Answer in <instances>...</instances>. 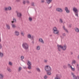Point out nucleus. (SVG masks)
<instances>
[{
	"instance_id": "obj_36",
	"label": "nucleus",
	"mask_w": 79,
	"mask_h": 79,
	"mask_svg": "<svg viewBox=\"0 0 79 79\" xmlns=\"http://www.w3.org/2000/svg\"><path fill=\"white\" fill-rule=\"evenodd\" d=\"M13 21H14L15 23H16V19H13Z\"/></svg>"
},
{
	"instance_id": "obj_58",
	"label": "nucleus",
	"mask_w": 79,
	"mask_h": 79,
	"mask_svg": "<svg viewBox=\"0 0 79 79\" xmlns=\"http://www.w3.org/2000/svg\"><path fill=\"white\" fill-rule=\"evenodd\" d=\"M32 43L33 44H34V41H32Z\"/></svg>"
},
{
	"instance_id": "obj_3",
	"label": "nucleus",
	"mask_w": 79,
	"mask_h": 79,
	"mask_svg": "<svg viewBox=\"0 0 79 79\" xmlns=\"http://www.w3.org/2000/svg\"><path fill=\"white\" fill-rule=\"evenodd\" d=\"M73 11L74 12V13L75 15L77 17H79L78 16V13L79 12V11L77 10V9L76 7H73Z\"/></svg>"
},
{
	"instance_id": "obj_57",
	"label": "nucleus",
	"mask_w": 79,
	"mask_h": 79,
	"mask_svg": "<svg viewBox=\"0 0 79 79\" xmlns=\"http://www.w3.org/2000/svg\"><path fill=\"white\" fill-rule=\"evenodd\" d=\"M58 77H57L56 78H55L54 79H57Z\"/></svg>"
},
{
	"instance_id": "obj_38",
	"label": "nucleus",
	"mask_w": 79,
	"mask_h": 79,
	"mask_svg": "<svg viewBox=\"0 0 79 79\" xmlns=\"http://www.w3.org/2000/svg\"><path fill=\"white\" fill-rule=\"evenodd\" d=\"M5 11H8V7H6L5 9Z\"/></svg>"
},
{
	"instance_id": "obj_33",
	"label": "nucleus",
	"mask_w": 79,
	"mask_h": 79,
	"mask_svg": "<svg viewBox=\"0 0 79 79\" xmlns=\"http://www.w3.org/2000/svg\"><path fill=\"white\" fill-rule=\"evenodd\" d=\"M24 56H22L21 57V60H23V59H24Z\"/></svg>"
},
{
	"instance_id": "obj_24",
	"label": "nucleus",
	"mask_w": 79,
	"mask_h": 79,
	"mask_svg": "<svg viewBox=\"0 0 79 79\" xmlns=\"http://www.w3.org/2000/svg\"><path fill=\"white\" fill-rule=\"evenodd\" d=\"M12 26L13 28H15L16 27V26L14 24H12Z\"/></svg>"
},
{
	"instance_id": "obj_59",
	"label": "nucleus",
	"mask_w": 79,
	"mask_h": 79,
	"mask_svg": "<svg viewBox=\"0 0 79 79\" xmlns=\"http://www.w3.org/2000/svg\"><path fill=\"white\" fill-rule=\"evenodd\" d=\"M78 59H79V55H78Z\"/></svg>"
},
{
	"instance_id": "obj_55",
	"label": "nucleus",
	"mask_w": 79,
	"mask_h": 79,
	"mask_svg": "<svg viewBox=\"0 0 79 79\" xmlns=\"http://www.w3.org/2000/svg\"><path fill=\"white\" fill-rule=\"evenodd\" d=\"M21 60L22 61H23V62H25L24 61V60H23V59Z\"/></svg>"
},
{
	"instance_id": "obj_54",
	"label": "nucleus",
	"mask_w": 79,
	"mask_h": 79,
	"mask_svg": "<svg viewBox=\"0 0 79 79\" xmlns=\"http://www.w3.org/2000/svg\"><path fill=\"white\" fill-rule=\"evenodd\" d=\"M11 23H15V22H14V21H12Z\"/></svg>"
},
{
	"instance_id": "obj_5",
	"label": "nucleus",
	"mask_w": 79,
	"mask_h": 79,
	"mask_svg": "<svg viewBox=\"0 0 79 79\" xmlns=\"http://www.w3.org/2000/svg\"><path fill=\"white\" fill-rule=\"evenodd\" d=\"M71 74L73 76V79H79V77H76L75 75H74V73L73 72H72Z\"/></svg>"
},
{
	"instance_id": "obj_17",
	"label": "nucleus",
	"mask_w": 79,
	"mask_h": 79,
	"mask_svg": "<svg viewBox=\"0 0 79 79\" xmlns=\"http://www.w3.org/2000/svg\"><path fill=\"white\" fill-rule=\"evenodd\" d=\"M27 64L28 65H32V63H31V62L29 61H28L27 63Z\"/></svg>"
},
{
	"instance_id": "obj_12",
	"label": "nucleus",
	"mask_w": 79,
	"mask_h": 79,
	"mask_svg": "<svg viewBox=\"0 0 79 79\" xmlns=\"http://www.w3.org/2000/svg\"><path fill=\"white\" fill-rule=\"evenodd\" d=\"M74 29H75V31L77 32H79V28H77V27L75 28H74Z\"/></svg>"
},
{
	"instance_id": "obj_32",
	"label": "nucleus",
	"mask_w": 79,
	"mask_h": 79,
	"mask_svg": "<svg viewBox=\"0 0 79 79\" xmlns=\"http://www.w3.org/2000/svg\"><path fill=\"white\" fill-rule=\"evenodd\" d=\"M60 23H63V20H62L61 19H60Z\"/></svg>"
},
{
	"instance_id": "obj_43",
	"label": "nucleus",
	"mask_w": 79,
	"mask_h": 79,
	"mask_svg": "<svg viewBox=\"0 0 79 79\" xmlns=\"http://www.w3.org/2000/svg\"><path fill=\"white\" fill-rule=\"evenodd\" d=\"M77 68H79V64H77V66H76Z\"/></svg>"
},
{
	"instance_id": "obj_15",
	"label": "nucleus",
	"mask_w": 79,
	"mask_h": 79,
	"mask_svg": "<svg viewBox=\"0 0 79 79\" xmlns=\"http://www.w3.org/2000/svg\"><path fill=\"white\" fill-rule=\"evenodd\" d=\"M36 69L38 73H40V69L39 68H36Z\"/></svg>"
},
{
	"instance_id": "obj_29",
	"label": "nucleus",
	"mask_w": 79,
	"mask_h": 79,
	"mask_svg": "<svg viewBox=\"0 0 79 79\" xmlns=\"http://www.w3.org/2000/svg\"><path fill=\"white\" fill-rule=\"evenodd\" d=\"M9 64L10 66H13V64H12V63L11 62H9Z\"/></svg>"
},
{
	"instance_id": "obj_4",
	"label": "nucleus",
	"mask_w": 79,
	"mask_h": 79,
	"mask_svg": "<svg viewBox=\"0 0 79 79\" xmlns=\"http://www.w3.org/2000/svg\"><path fill=\"white\" fill-rule=\"evenodd\" d=\"M45 69L46 72H49L51 69V67L49 65H46L45 66Z\"/></svg>"
},
{
	"instance_id": "obj_25",
	"label": "nucleus",
	"mask_w": 79,
	"mask_h": 79,
	"mask_svg": "<svg viewBox=\"0 0 79 79\" xmlns=\"http://www.w3.org/2000/svg\"><path fill=\"white\" fill-rule=\"evenodd\" d=\"M31 65H29L28 66V69H31Z\"/></svg>"
},
{
	"instance_id": "obj_35",
	"label": "nucleus",
	"mask_w": 79,
	"mask_h": 79,
	"mask_svg": "<svg viewBox=\"0 0 79 79\" xmlns=\"http://www.w3.org/2000/svg\"><path fill=\"white\" fill-rule=\"evenodd\" d=\"M63 67L64 69H66V68H67V66H66V65H64Z\"/></svg>"
},
{
	"instance_id": "obj_10",
	"label": "nucleus",
	"mask_w": 79,
	"mask_h": 79,
	"mask_svg": "<svg viewBox=\"0 0 79 79\" xmlns=\"http://www.w3.org/2000/svg\"><path fill=\"white\" fill-rule=\"evenodd\" d=\"M39 41L42 43V44H44V42L42 38H40L39 39Z\"/></svg>"
},
{
	"instance_id": "obj_1",
	"label": "nucleus",
	"mask_w": 79,
	"mask_h": 79,
	"mask_svg": "<svg viewBox=\"0 0 79 79\" xmlns=\"http://www.w3.org/2000/svg\"><path fill=\"white\" fill-rule=\"evenodd\" d=\"M57 47L58 48V51L59 52H60V51H61V49H60V48H61V49H62L64 51L66 50L67 46H66V45L65 44H64L63 46H62V45H59V44H58Z\"/></svg>"
},
{
	"instance_id": "obj_34",
	"label": "nucleus",
	"mask_w": 79,
	"mask_h": 79,
	"mask_svg": "<svg viewBox=\"0 0 79 79\" xmlns=\"http://www.w3.org/2000/svg\"><path fill=\"white\" fill-rule=\"evenodd\" d=\"M2 48V45L0 43V49Z\"/></svg>"
},
{
	"instance_id": "obj_26",
	"label": "nucleus",
	"mask_w": 79,
	"mask_h": 79,
	"mask_svg": "<svg viewBox=\"0 0 79 79\" xmlns=\"http://www.w3.org/2000/svg\"><path fill=\"white\" fill-rule=\"evenodd\" d=\"M27 37L28 38H29V39H31V35L30 34H29L28 35Z\"/></svg>"
},
{
	"instance_id": "obj_13",
	"label": "nucleus",
	"mask_w": 79,
	"mask_h": 79,
	"mask_svg": "<svg viewBox=\"0 0 79 79\" xmlns=\"http://www.w3.org/2000/svg\"><path fill=\"white\" fill-rule=\"evenodd\" d=\"M6 27L8 29H10V25H8L7 24H6Z\"/></svg>"
},
{
	"instance_id": "obj_41",
	"label": "nucleus",
	"mask_w": 79,
	"mask_h": 79,
	"mask_svg": "<svg viewBox=\"0 0 79 79\" xmlns=\"http://www.w3.org/2000/svg\"><path fill=\"white\" fill-rule=\"evenodd\" d=\"M26 1H23V5H25V3H26Z\"/></svg>"
},
{
	"instance_id": "obj_16",
	"label": "nucleus",
	"mask_w": 79,
	"mask_h": 79,
	"mask_svg": "<svg viewBox=\"0 0 79 79\" xmlns=\"http://www.w3.org/2000/svg\"><path fill=\"white\" fill-rule=\"evenodd\" d=\"M76 60H73L72 61V64H76Z\"/></svg>"
},
{
	"instance_id": "obj_56",
	"label": "nucleus",
	"mask_w": 79,
	"mask_h": 79,
	"mask_svg": "<svg viewBox=\"0 0 79 79\" xmlns=\"http://www.w3.org/2000/svg\"><path fill=\"white\" fill-rule=\"evenodd\" d=\"M77 69H78V71L79 72V67L77 68Z\"/></svg>"
},
{
	"instance_id": "obj_20",
	"label": "nucleus",
	"mask_w": 79,
	"mask_h": 79,
	"mask_svg": "<svg viewBox=\"0 0 79 79\" xmlns=\"http://www.w3.org/2000/svg\"><path fill=\"white\" fill-rule=\"evenodd\" d=\"M1 56V57H3V53H1L0 52V56Z\"/></svg>"
},
{
	"instance_id": "obj_49",
	"label": "nucleus",
	"mask_w": 79,
	"mask_h": 79,
	"mask_svg": "<svg viewBox=\"0 0 79 79\" xmlns=\"http://www.w3.org/2000/svg\"><path fill=\"white\" fill-rule=\"evenodd\" d=\"M69 27H71V24L69 25Z\"/></svg>"
},
{
	"instance_id": "obj_45",
	"label": "nucleus",
	"mask_w": 79,
	"mask_h": 79,
	"mask_svg": "<svg viewBox=\"0 0 79 79\" xmlns=\"http://www.w3.org/2000/svg\"><path fill=\"white\" fill-rule=\"evenodd\" d=\"M63 36H66V34H65V33H63Z\"/></svg>"
},
{
	"instance_id": "obj_7",
	"label": "nucleus",
	"mask_w": 79,
	"mask_h": 79,
	"mask_svg": "<svg viewBox=\"0 0 79 79\" xmlns=\"http://www.w3.org/2000/svg\"><path fill=\"white\" fill-rule=\"evenodd\" d=\"M56 10L57 11H58L59 12H63V9H61V8H57L56 9Z\"/></svg>"
},
{
	"instance_id": "obj_30",
	"label": "nucleus",
	"mask_w": 79,
	"mask_h": 79,
	"mask_svg": "<svg viewBox=\"0 0 79 79\" xmlns=\"http://www.w3.org/2000/svg\"><path fill=\"white\" fill-rule=\"evenodd\" d=\"M29 20L30 21H32V18L30 17L29 18Z\"/></svg>"
},
{
	"instance_id": "obj_40",
	"label": "nucleus",
	"mask_w": 79,
	"mask_h": 79,
	"mask_svg": "<svg viewBox=\"0 0 79 79\" xmlns=\"http://www.w3.org/2000/svg\"><path fill=\"white\" fill-rule=\"evenodd\" d=\"M21 34H22V35H24V34L23 33V31L21 32Z\"/></svg>"
},
{
	"instance_id": "obj_31",
	"label": "nucleus",
	"mask_w": 79,
	"mask_h": 79,
	"mask_svg": "<svg viewBox=\"0 0 79 79\" xmlns=\"http://www.w3.org/2000/svg\"><path fill=\"white\" fill-rule=\"evenodd\" d=\"M21 69H22V68H21V67H19V71H21Z\"/></svg>"
},
{
	"instance_id": "obj_18",
	"label": "nucleus",
	"mask_w": 79,
	"mask_h": 79,
	"mask_svg": "<svg viewBox=\"0 0 79 79\" xmlns=\"http://www.w3.org/2000/svg\"><path fill=\"white\" fill-rule=\"evenodd\" d=\"M47 72L48 75V76H50L51 75V74H52V73H51V72H50V71L49 72Z\"/></svg>"
},
{
	"instance_id": "obj_27",
	"label": "nucleus",
	"mask_w": 79,
	"mask_h": 79,
	"mask_svg": "<svg viewBox=\"0 0 79 79\" xmlns=\"http://www.w3.org/2000/svg\"><path fill=\"white\" fill-rule=\"evenodd\" d=\"M40 46H38L36 47V48H37V50H40Z\"/></svg>"
},
{
	"instance_id": "obj_46",
	"label": "nucleus",
	"mask_w": 79,
	"mask_h": 79,
	"mask_svg": "<svg viewBox=\"0 0 79 79\" xmlns=\"http://www.w3.org/2000/svg\"><path fill=\"white\" fill-rule=\"evenodd\" d=\"M26 2H27V3H30L29 1H27Z\"/></svg>"
},
{
	"instance_id": "obj_2",
	"label": "nucleus",
	"mask_w": 79,
	"mask_h": 79,
	"mask_svg": "<svg viewBox=\"0 0 79 79\" xmlns=\"http://www.w3.org/2000/svg\"><path fill=\"white\" fill-rule=\"evenodd\" d=\"M22 47L23 48L26 50L29 48V45H28V44L26 43H23L22 44Z\"/></svg>"
},
{
	"instance_id": "obj_61",
	"label": "nucleus",
	"mask_w": 79,
	"mask_h": 79,
	"mask_svg": "<svg viewBox=\"0 0 79 79\" xmlns=\"http://www.w3.org/2000/svg\"><path fill=\"white\" fill-rule=\"evenodd\" d=\"M52 36V35H50V36Z\"/></svg>"
},
{
	"instance_id": "obj_53",
	"label": "nucleus",
	"mask_w": 79,
	"mask_h": 79,
	"mask_svg": "<svg viewBox=\"0 0 79 79\" xmlns=\"http://www.w3.org/2000/svg\"><path fill=\"white\" fill-rule=\"evenodd\" d=\"M68 66H70V64H68Z\"/></svg>"
},
{
	"instance_id": "obj_28",
	"label": "nucleus",
	"mask_w": 79,
	"mask_h": 79,
	"mask_svg": "<svg viewBox=\"0 0 79 79\" xmlns=\"http://www.w3.org/2000/svg\"><path fill=\"white\" fill-rule=\"evenodd\" d=\"M8 8V10H11V7L10 6H9Z\"/></svg>"
},
{
	"instance_id": "obj_21",
	"label": "nucleus",
	"mask_w": 79,
	"mask_h": 79,
	"mask_svg": "<svg viewBox=\"0 0 79 79\" xmlns=\"http://www.w3.org/2000/svg\"><path fill=\"white\" fill-rule=\"evenodd\" d=\"M7 70H8V71H9V72H11V69H10V68H9V67L7 68Z\"/></svg>"
},
{
	"instance_id": "obj_52",
	"label": "nucleus",
	"mask_w": 79,
	"mask_h": 79,
	"mask_svg": "<svg viewBox=\"0 0 79 79\" xmlns=\"http://www.w3.org/2000/svg\"><path fill=\"white\" fill-rule=\"evenodd\" d=\"M2 41V40L1 39V37H0V42Z\"/></svg>"
},
{
	"instance_id": "obj_14",
	"label": "nucleus",
	"mask_w": 79,
	"mask_h": 79,
	"mask_svg": "<svg viewBox=\"0 0 79 79\" xmlns=\"http://www.w3.org/2000/svg\"><path fill=\"white\" fill-rule=\"evenodd\" d=\"M0 79H3V75L0 74Z\"/></svg>"
},
{
	"instance_id": "obj_62",
	"label": "nucleus",
	"mask_w": 79,
	"mask_h": 79,
	"mask_svg": "<svg viewBox=\"0 0 79 79\" xmlns=\"http://www.w3.org/2000/svg\"><path fill=\"white\" fill-rule=\"evenodd\" d=\"M60 37H62V36H60Z\"/></svg>"
},
{
	"instance_id": "obj_19",
	"label": "nucleus",
	"mask_w": 79,
	"mask_h": 79,
	"mask_svg": "<svg viewBox=\"0 0 79 79\" xmlns=\"http://www.w3.org/2000/svg\"><path fill=\"white\" fill-rule=\"evenodd\" d=\"M63 27L64 28V31H65L66 32H67L68 33V30H67V29L65 28V27H64V26Z\"/></svg>"
},
{
	"instance_id": "obj_9",
	"label": "nucleus",
	"mask_w": 79,
	"mask_h": 79,
	"mask_svg": "<svg viewBox=\"0 0 79 79\" xmlns=\"http://www.w3.org/2000/svg\"><path fill=\"white\" fill-rule=\"evenodd\" d=\"M65 10L66 11V13H69V10H68V7H66L65 8Z\"/></svg>"
},
{
	"instance_id": "obj_8",
	"label": "nucleus",
	"mask_w": 79,
	"mask_h": 79,
	"mask_svg": "<svg viewBox=\"0 0 79 79\" xmlns=\"http://www.w3.org/2000/svg\"><path fill=\"white\" fill-rule=\"evenodd\" d=\"M15 35H17V36H18L19 35V32L18 31H15Z\"/></svg>"
},
{
	"instance_id": "obj_50",
	"label": "nucleus",
	"mask_w": 79,
	"mask_h": 79,
	"mask_svg": "<svg viewBox=\"0 0 79 79\" xmlns=\"http://www.w3.org/2000/svg\"><path fill=\"white\" fill-rule=\"evenodd\" d=\"M44 0L41 1V3H44Z\"/></svg>"
},
{
	"instance_id": "obj_37",
	"label": "nucleus",
	"mask_w": 79,
	"mask_h": 79,
	"mask_svg": "<svg viewBox=\"0 0 79 79\" xmlns=\"http://www.w3.org/2000/svg\"><path fill=\"white\" fill-rule=\"evenodd\" d=\"M57 32H54V34H58V33H59V31H57Z\"/></svg>"
},
{
	"instance_id": "obj_48",
	"label": "nucleus",
	"mask_w": 79,
	"mask_h": 79,
	"mask_svg": "<svg viewBox=\"0 0 79 79\" xmlns=\"http://www.w3.org/2000/svg\"><path fill=\"white\" fill-rule=\"evenodd\" d=\"M16 0L17 2H19V1H20V0Z\"/></svg>"
},
{
	"instance_id": "obj_6",
	"label": "nucleus",
	"mask_w": 79,
	"mask_h": 79,
	"mask_svg": "<svg viewBox=\"0 0 79 79\" xmlns=\"http://www.w3.org/2000/svg\"><path fill=\"white\" fill-rule=\"evenodd\" d=\"M17 15L18 17L19 18H21V16H22V14L21 13H19L18 12H17Z\"/></svg>"
},
{
	"instance_id": "obj_47",
	"label": "nucleus",
	"mask_w": 79,
	"mask_h": 79,
	"mask_svg": "<svg viewBox=\"0 0 79 79\" xmlns=\"http://www.w3.org/2000/svg\"><path fill=\"white\" fill-rule=\"evenodd\" d=\"M27 72L28 73H31V71H27Z\"/></svg>"
},
{
	"instance_id": "obj_44",
	"label": "nucleus",
	"mask_w": 79,
	"mask_h": 79,
	"mask_svg": "<svg viewBox=\"0 0 79 79\" xmlns=\"http://www.w3.org/2000/svg\"><path fill=\"white\" fill-rule=\"evenodd\" d=\"M44 62L45 63H47V60H44Z\"/></svg>"
},
{
	"instance_id": "obj_39",
	"label": "nucleus",
	"mask_w": 79,
	"mask_h": 79,
	"mask_svg": "<svg viewBox=\"0 0 79 79\" xmlns=\"http://www.w3.org/2000/svg\"><path fill=\"white\" fill-rule=\"evenodd\" d=\"M48 77L47 75H45L44 77V79H47Z\"/></svg>"
},
{
	"instance_id": "obj_42",
	"label": "nucleus",
	"mask_w": 79,
	"mask_h": 79,
	"mask_svg": "<svg viewBox=\"0 0 79 79\" xmlns=\"http://www.w3.org/2000/svg\"><path fill=\"white\" fill-rule=\"evenodd\" d=\"M31 39H32V40H33L34 38V36H31Z\"/></svg>"
},
{
	"instance_id": "obj_23",
	"label": "nucleus",
	"mask_w": 79,
	"mask_h": 79,
	"mask_svg": "<svg viewBox=\"0 0 79 79\" xmlns=\"http://www.w3.org/2000/svg\"><path fill=\"white\" fill-rule=\"evenodd\" d=\"M70 68L72 69V71H75V69H74V68H73V67H72V66H71V65H70Z\"/></svg>"
},
{
	"instance_id": "obj_22",
	"label": "nucleus",
	"mask_w": 79,
	"mask_h": 79,
	"mask_svg": "<svg viewBox=\"0 0 79 79\" xmlns=\"http://www.w3.org/2000/svg\"><path fill=\"white\" fill-rule=\"evenodd\" d=\"M34 2H31V6H34Z\"/></svg>"
},
{
	"instance_id": "obj_60",
	"label": "nucleus",
	"mask_w": 79,
	"mask_h": 79,
	"mask_svg": "<svg viewBox=\"0 0 79 79\" xmlns=\"http://www.w3.org/2000/svg\"><path fill=\"white\" fill-rule=\"evenodd\" d=\"M52 6H51V7H49V8H52Z\"/></svg>"
},
{
	"instance_id": "obj_51",
	"label": "nucleus",
	"mask_w": 79,
	"mask_h": 79,
	"mask_svg": "<svg viewBox=\"0 0 79 79\" xmlns=\"http://www.w3.org/2000/svg\"><path fill=\"white\" fill-rule=\"evenodd\" d=\"M70 53H71V55H73V52H70Z\"/></svg>"
},
{
	"instance_id": "obj_11",
	"label": "nucleus",
	"mask_w": 79,
	"mask_h": 79,
	"mask_svg": "<svg viewBox=\"0 0 79 79\" xmlns=\"http://www.w3.org/2000/svg\"><path fill=\"white\" fill-rule=\"evenodd\" d=\"M53 30L54 31V32H57V31H58V30H57V28L56 27H55L53 28Z\"/></svg>"
}]
</instances>
